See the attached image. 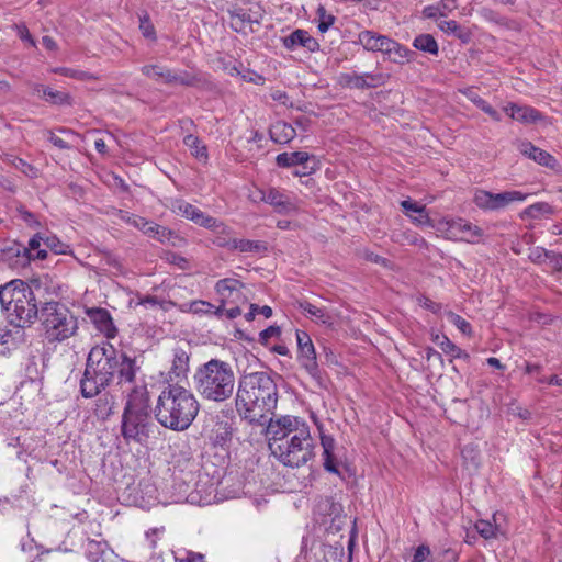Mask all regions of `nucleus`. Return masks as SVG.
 Segmentation results:
<instances>
[{
  "instance_id": "63",
  "label": "nucleus",
  "mask_w": 562,
  "mask_h": 562,
  "mask_svg": "<svg viewBox=\"0 0 562 562\" xmlns=\"http://www.w3.org/2000/svg\"><path fill=\"white\" fill-rule=\"evenodd\" d=\"M164 532V528H154L146 532V540L150 548H156L159 536Z\"/></svg>"
},
{
  "instance_id": "52",
  "label": "nucleus",
  "mask_w": 562,
  "mask_h": 562,
  "mask_svg": "<svg viewBox=\"0 0 562 562\" xmlns=\"http://www.w3.org/2000/svg\"><path fill=\"white\" fill-rule=\"evenodd\" d=\"M447 317L449 322L453 324L462 334L467 336L472 335V326L467 319H464L463 317L453 312H449L447 314Z\"/></svg>"
},
{
  "instance_id": "16",
  "label": "nucleus",
  "mask_w": 562,
  "mask_h": 562,
  "mask_svg": "<svg viewBox=\"0 0 562 562\" xmlns=\"http://www.w3.org/2000/svg\"><path fill=\"white\" fill-rule=\"evenodd\" d=\"M158 498L155 494H119L117 501L124 506H134L143 510H150L157 505L167 506L170 504L169 494H161Z\"/></svg>"
},
{
  "instance_id": "26",
  "label": "nucleus",
  "mask_w": 562,
  "mask_h": 562,
  "mask_svg": "<svg viewBox=\"0 0 562 562\" xmlns=\"http://www.w3.org/2000/svg\"><path fill=\"white\" fill-rule=\"evenodd\" d=\"M520 151L541 166L553 168L557 165V159L552 155L529 142L521 143Z\"/></svg>"
},
{
  "instance_id": "5",
  "label": "nucleus",
  "mask_w": 562,
  "mask_h": 562,
  "mask_svg": "<svg viewBox=\"0 0 562 562\" xmlns=\"http://www.w3.org/2000/svg\"><path fill=\"white\" fill-rule=\"evenodd\" d=\"M192 381L196 393L209 402L224 403L234 394L235 373L233 367L217 358H212L196 367Z\"/></svg>"
},
{
  "instance_id": "7",
  "label": "nucleus",
  "mask_w": 562,
  "mask_h": 562,
  "mask_svg": "<svg viewBox=\"0 0 562 562\" xmlns=\"http://www.w3.org/2000/svg\"><path fill=\"white\" fill-rule=\"evenodd\" d=\"M0 306L10 323L16 327H29L40 316L34 291L19 279L0 286Z\"/></svg>"
},
{
  "instance_id": "58",
  "label": "nucleus",
  "mask_w": 562,
  "mask_h": 562,
  "mask_svg": "<svg viewBox=\"0 0 562 562\" xmlns=\"http://www.w3.org/2000/svg\"><path fill=\"white\" fill-rule=\"evenodd\" d=\"M281 334L279 326H269L259 334V342L267 346L269 339Z\"/></svg>"
},
{
  "instance_id": "25",
  "label": "nucleus",
  "mask_w": 562,
  "mask_h": 562,
  "mask_svg": "<svg viewBox=\"0 0 562 562\" xmlns=\"http://www.w3.org/2000/svg\"><path fill=\"white\" fill-rule=\"evenodd\" d=\"M321 445L323 448L324 469L330 473L339 474L338 462L334 454L335 439L329 435L321 434Z\"/></svg>"
},
{
  "instance_id": "12",
  "label": "nucleus",
  "mask_w": 562,
  "mask_h": 562,
  "mask_svg": "<svg viewBox=\"0 0 562 562\" xmlns=\"http://www.w3.org/2000/svg\"><path fill=\"white\" fill-rule=\"evenodd\" d=\"M389 75L381 71L364 74H340L338 77L339 85L348 88L369 89L383 86L389 80Z\"/></svg>"
},
{
  "instance_id": "64",
  "label": "nucleus",
  "mask_w": 562,
  "mask_h": 562,
  "mask_svg": "<svg viewBox=\"0 0 562 562\" xmlns=\"http://www.w3.org/2000/svg\"><path fill=\"white\" fill-rule=\"evenodd\" d=\"M47 139L59 149H69L70 145L65 142L63 138L56 136L52 131L47 132Z\"/></svg>"
},
{
  "instance_id": "44",
  "label": "nucleus",
  "mask_w": 562,
  "mask_h": 562,
  "mask_svg": "<svg viewBox=\"0 0 562 562\" xmlns=\"http://www.w3.org/2000/svg\"><path fill=\"white\" fill-rule=\"evenodd\" d=\"M42 98H44L47 102H49L54 105H70L71 104L70 94L63 92V91L53 90L49 87H46L43 90Z\"/></svg>"
},
{
  "instance_id": "29",
  "label": "nucleus",
  "mask_w": 562,
  "mask_h": 562,
  "mask_svg": "<svg viewBox=\"0 0 562 562\" xmlns=\"http://www.w3.org/2000/svg\"><path fill=\"white\" fill-rule=\"evenodd\" d=\"M140 71L144 76L158 83L172 85L173 69L167 66L160 64L145 65L140 68Z\"/></svg>"
},
{
  "instance_id": "61",
  "label": "nucleus",
  "mask_w": 562,
  "mask_h": 562,
  "mask_svg": "<svg viewBox=\"0 0 562 562\" xmlns=\"http://www.w3.org/2000/svg\"><path fill=\"white\" fill-rule=\"evenodd\" d=\"M418 303L420 306H423L424 308H426L435 314H437L441 311V304L430 300L427 296L418 297Z\"/></svg>"
},
{
  "instance_id": "35",
  "label": "nucleus",
  "mask_w": 562,
  "mask_h": 562,
  "mask_svg": "<svg viewBox=\"0 0 562 562\" xmlns=\"http://www.w3.org/2000/svg\"><path fill=\"white\" fill-rule=\"evenodd\" d=\"M310 159L306 151L282 153L276 157V162L281 168L305 165Z\"/></svg>"
},
{
  "instance_id": "36",
  "label": "nucleus",
  "mask_w": 562,
  "mask_h": 562,
  "mask_svg": "<svg viewBox=\"0 0 562 562\" xmlns=\"http://www.w3.org/2000/svg\"><path fill=\"white\" fill-rule=\"evenodd\" d=\"M202 83V78L199 74L188 71L184 69H173L172 85L184 87H199Z\"/></svg>"
},
{
  "instance_id": "56",
  "label": "nucleus",
  "mask_w": 562,
  "mask_h": 562,
  "mask_svg": "<svg viewBox=\"0 0 562 562\" xmlns=\"http://www.w3.org/2000/svg\"><path fill=\"white\" fill-rule=\"evenodd\" d=\"M553 272L562 271V254L550 250L547 261L544 262Z\"/></svg>"
},
{
  "instance_id": "32",
  "label": "nucleus",
  "mask_w": 562,
  "mask_h": 562,
  "mask_svg": "<svg viewBox=\"0 0 562 562\" xmlns=\"http://www.w3.org/2000/svg\"><path fill=\"white\" fill-rule=\"evenodd\" d=\"M438 27L448 35H453L459 38L462 43L467 44L471 41L472 34L471 32L461 26L457 21H440Z\"/></svg>"
},
{
  "instance_id": "14",
  "label": "nucleus",
  "mask_w": 562,
  "mask_h": 562,
  "mask_svg": "<svg viewBox=\"0 0 562 562\" xmlns=\"http://www.w3.org/2000/svg\"><path fill=\"white\" fill-rule=\"evenodd\" d=\"M189 370L190 353L181 347H175L171 350L170 368L166 373L164 383L187 379Z\"/></svg>"
},
{
  "instance_id": "8",
  "label": "nucleus",
  "mask_w": 562,
  "mask_h": 562,
  "mask_svg": "<svg viewBox=\"0 0 562 562\" xmlns=\"http://www.w3.org/2000/svg\"><path fill=\"white\" fill-rule=\"evenodd\" d=\"M44 339L49 344L63 342L78 330V321L74 313L63 303L50 301L40 308Z\"/></svg>"
},
{
  "instance_id": "3",
  "label": "nucleus",
  "mask_w": 562,
  "mask_h": 562,
  "mask_svg": "<svg viewBox=\"0 0 562 562\" xmlns=\"http://www.w3.org/2000/svg\"><path fill=\"white\" fill-rule=\"evenodd\" d=\"M278 387L263 371L243 374L238 380L235 407L239 417L249 424L267 427L277 407Z\"/></svg>"
},
{
  "instance_id": "21",
  "label": "nucleus",
  "mask_w": 562,
  "mask_h": 562,
  "mask_svg": "<svg viewBox=\"0 0 562 562\" xmlns=\"http://www.w3.org/2000/svg\"><path fill=\"white\" fill-rule=\"evenodd\" d=\"M297 360L301 367L308 373V375L317 381L319 384L322 382V371L317 363L316 350L314 345L311 347H306L304 349L297 350Z\"/></svg>"
},
{
  "instance_id": "20",
  "label": "nucleus",
  "mask_w": 562,
  "mask_h": 562,
  "mask_svg": "<svg viewBox=\"0 0 562 562\" xmlns=\"http://www.w3.org/2000/svg\"><path fill=\"white\" fill-rule=\"evenodd\" d=\"M229 497L221 494H169L170 504H190L194 506H207L211 504L222 503Z\"/></svg>"
},
{
  "instance_id": "47",
  "label": "nucleus",
  "mask_w": 562,
  "mask_h": 562,
  "mask_svg": "<svg viewBox=\"0 0 562 562\" xmlns=\"http://www.w3.org/2000/svg\"><path fill=\"white\" fill-rule=\"evenodd\" d=\"M139 31L145 38L153 42L157 40L156 29L147 12H144V14L139 16Z\"/></svg>"
},
{
  "instance_id": "42",
  "label": "nucleus",
  "mask_w": 562,
  "mask_h": 562,
  "mask_svg": "<svg viewBox=\"0 0 562 562\" xmlns=\"http://www.w3.org/2000/svg\"><path fill=\"white\" fill-rule=\"evenodd\" d=\"M214 305L207 301L195 300L181 304L180 311L186 313H192L195 315H207L211 314Z\"/></svg>"
},
{
  "instance_id": "19",
  "label": "nucleus",
  "mask_w": 562,
  "mask_h": 562,
  "mask_svg": "<svg viewBox=\"0 0 562 562\" xmlns=\"http://www.w3.org/2000/svg\"><path fill=\"white\" fill-rule=\"evenodd\" d=\"M87 314L97 329L104 334L106 338L112 339L116 336L117 328L115 327L113 318L108 310L94 307L88 310Z\"/></svg>"
},
{
  "instance_id": "6",
  "label": "nucleus",
  "mask_w": 562,
  "mask_h": 562,
  "mask_svg": "<svg viewBox=\"0 0 562 562\" xmlns=\"http://www.w3.org/2000/svg\"><path fill=\"white\" fill-rule=\"evenodd\" d=\"M149 396L145 385H134L127 396L121 422V435L126 443L144 445L154 434Z\"/></svg>"
},
{
  "instance_id": "60",
  "label": "nucleus",
  "mask_w": 562,
  "mask_h": 562,
  "mask_svg": "<svg viewBox=\"0 0 562 562\" xmlns=\"http://www.w3.org/2000/svg\"><path fill=\"white\" fill-rule=\"evenodd\" d=\"M437 7L439 9V15L446 16L457 9L458 4L456 0H441L437 3Z\"/></svg>"
},
{
  "instance_id": "37",
  "label": "nucleus",
  "mask_w": 562,
  "mask_h": 562,
  "mask_svg": "<svg viewBox=\"0 0 562 562\" xmlns=\"http://www.w3.org/2000/svg\"><path fill=\"white\" fill-rule=\"evenodd\" d=\"M224 70L229 76H240L245 81H248V82L259 83V81H262L261 76H259L250 70H246L244 68L243 64L238 63V61H228L224 66Z\"/></svg>"
},
{
  "instance_id": "2",
  "label": "nucleus",
  "mask_w": 562,
  "mask_h": 562,
  "mask_svg": "<svg viewBox=\"0 0 562 562\" xmlns=\"http://www.w3.org/2000/svg\"><path fill=\"white\" fill-rule=\"evenodd\" d=\"M272 456L284 467L300 468L315 456V440L301 417L284 415L265 427Z\"/></svg>"
},
{
  "instance_id": "11",
  "label": "nucleus",
  "mask_w": 562,
  "mask_h": 562,
  "mask_svg": "<svg viewBox=\"0 0 562 562\" xmlns=\"http://www.w3.org/2000/svg\"><path fill=\"white\" fill-rule=\"evenodd\" d=\"M445 226L442 232L448 239L462 240L467 243H476L482 236L483 231L463 218L447 220L441 223Z\"/></svg>"
},
{
  "instance_id": "54",
  "label": "nucleus",
  "mask_w": 562,
  "mask_h": 562,
  "mask_svg": "<svg viewBox=\"0 0 562 562\" xmlns=\"http://www.w3.org/2000/svg\"><path fill=\"white\" fill-rule=\"evenodd\" d=\"M550 250H547L543 247L537 246L529 249L528 258L531 262L536 265H544L547 261V257Z\"/></svg>"
},
{
  "instance_id": "41",
  "label": "nucleus",
  "mask_w": 562,
  "mask_h": 562,
  "mask_svg": "<svg viewBox=\"0 0 562 562\" xmlns=\"http://www.w3.org/2000/svg\"><path fill=\"white\" fill-rule=\"evenodd\" d=\"M413 46L424 53L437 56L439 53L438 44L435 37L430 34H420L413 41Z\"/></svg>"
},
{
  "instance_id": "22",
  "label": "nucleus",
  "mask_w": 562,
  "mask_h": 562,
  "mask_svg": "<svg viewBox=\"0 0 562 562\" xmlns=\"http://www.w3.org/2000/svg\"><path fill=\"white\" fill-rule=\"evenodd\" d=\"M85 554L90 562H119L109 550L106 542L88 540L85 547Z\"/></svg>"
},
{
  "instance_id": "28",
  "label": "nucleus",
  "mask_w": 562,
  "mask_h": 562,
  "mask_svg": "<svg viewBox=\"0 0 562 562\" xmlns=\"http://www.w3.org/2000/svg\"><path fill=\"white\" fill-rule=\"evenodd\" d=\"M234 432L233 424L225 419H218L210 431V440L215 446H224L232 440Z\"/></svg>"
},
{
  "instance_id": "43",
  "label": "nucleus",
  "mask_w": 562,
  "mask_h": 562,
  "mask_svg": "<svg viewBox=\"0 0 562 562\" xmlns=\"http://www.w3.org/2000/svg\"><path fill=\"white\" fill-rule=\"evenodd\" d=\"M383 36L384 35H380L373 31H362L359 33L358 40L364 49L370 52H379L381 45L380 42Z\"/></svg>"
},
{
  "instance_id": "53",
  "label": "nucleus",
  "mask_w": 562,
  "mask_h": 562,
  "mask_svg": "<svg viewBox=\"0 0 562 562\" xmlns=\"http://www.w3.org/2000/svg\"><path fill=\"white\" fill-rule=\"evenodd\" d=\"M175 559L178 562H205L202 553L179 549L175 552Z\"/></svg>"
},
{
  "instance_id": "48",
  "label": "nucleus",
  "mask_w": 562,
  "mask_h": 562,
  "mask_svg": "<svg viewBox=\"0 0 562 562\" xmlns=\"http://www.w3.org/2000/svg\"><path fill=\"white\" fill-rule=\"evenodd\" d=\"M412 54H414V52H411L408 48L396 42L395 47L392 48V52L387 55V58L393 63L404 64L405 61L409 60V56Z\"/></svg>"
},
{
  "instance_id": "13",
  "label": "nucleus",
  "mask_w": 562,
  "mask_h": 562,
  "mask_svg": "<svg viewBox=\"0 0 562 562\" xmlns=\"http://www.w3.org/2000/svg\"><path fill=\"white\" fill-rule=\"evenodd\" d=\"M0 254L11 267H23L31 261L30 249L14 239L0 238Z\"/></svg>"
},
{
  "instance_id": "18",
  "label": "nucleus",
  "mask_w": 562,
  "mask_h": 562,
  "mask_svg": "<svg viewBox=\"0 0 562 562\" xmlns=\"http://www.w3.org/2000/svg\"><path fill=\"white\" fill-rule=\"evenodd\" d=\"M283 46L289 50H294L297 47H303L311 53L319 49L318 42L308 34L307 31L297 29L290 35L282 37Z\"/></svg>"
},
{
  "instance_id": "45",
  "label": "nucleus",
  "mask_w": 562,
  "mask_h": 562,
  "mask_svg": "<svg viewBox=\"0 0 562 562\" xmlns=\"http://www.w3.org/2000/svg\"><path fill=\"white\" fill-rule=\"evenodd\" d=\"M442 341L440 342L441 350L451 356L452 358L464 359L468 360L470 358L469 353L465 350L459 348L456 344H453L448 337H441Z\"/></svg>"
},
{
  "instance_id": "30",
  "label": "nucleus",
  "mask_w": 562,
  "mask_h": 562,
  "mask_svg": "<svg viewBox=\"0 0 562 562\" xmlns=\"http://www.w3.org/2000/svg\"><path fill=\"white\" fill-rule=\"evenodd\" d=\"M244 284L237 279L225 278L221 279L215 284V291L221 297V302L226 304L232 301L234 294H237Z\"/></svg>"
},
{
  "instance_id": "33",
  "label": "nucleus",
  "mask_w": 562,
  "mask_h": 562,
  "mask_svg": "<svg viewBox=\"0 0 562 562\" xmlns=\"http://www.w3.org/2000/svg\"><path fill=\"white\" fill-rule=\"evenodd\" d=\"M300 310L307 316L316 319L324 325L333 324V316L324 307H318L307 301L300 302Z\"/></svg>"
},
{
  "instance_id": "23",
  "label": "nucleus",
  "mask_w": 562,
  "mask_h": 562,
  "mask_svg": "<svg viewBox=\"0 0 562 562\" xmlns=\"http://www.w3.org/2000/svg\"><path fill=\"white\" fill-rule=\"evenodd\" d=\"M401 206L412 222L419 226H430L434 227V223L430 220L428 212L426 210V206L423 204H419L417 202H414L412 200H403L401 202Z\"/></svg>"
},
{
  "instance_id": "24",
  "label": "nucleus",
  "mask_w": 562,
  "mask_h": 562,
  "mask_svg": "<svg viewBox=\"0 0 562 562\" xmlns=\"http://www.w3.org/2000/svg\"><path fill=\"white\" fill-rule=\"evenodd\" d=\"M504 112L513 120L526 124L536 123L541 119V114L536 109L528 105H518L516 103H509L504 106Z\"/></svg>"
},
{
  "instance_id": "1",
  "label": "nucleus",
  "mask_w": 562,
  "mask_h": 562,
  "mask_svg": "<svg viewBox=\"0 0 562 562\" xmlns=\"http://www.w3.org/2000/svg\"><path fill=\"white\" fill-rule=\"evenodd\" d=\"M140 371L135 357L116 351L109 347H94L90 350L83 375L80 380V392L86 398L99 395L116 379L121 387L136 385V376Z\"/></svg>"
},
{
  "instance_id": "46",
  "label": "nucleus",
  "mask_w": 562,
  "mask_h": 562,
  "mask_svg": "<svg viewBox=\"0 0 562 562\" xmlns=\"http://www.w3.org/2000/svg\"><path fill=\"white\" fill-rule=\"evenodd\" d=\"M114 413L113 397L109 400L108 395L98 400L95 415L101 419H108Z\"/></svg>"
},
{
  "instance_id": "34",
  "label": "nucleus",
  "mask_w": 562,
  "mask_h": 562,
  "mask_svg": "<svg viewBox=\"0 0 562 562\" xmlns=\"http://www.w3.org/2000/svg\"><path fill=\"white\" fill-rule=\"evenodd\" d=\"M477 533L485 540L497 539L501 536H505L506 529L501 528L499 525L495 526L490 519H480L474 525Z\"/></svg>"
},
{
  "instance_id": "51",
  "label": "nucleus",
  "mask_w": 562,
  "mask_h": 562,
  "mask_svg": "<svg viewBox=\"0 0 562 562\" xmlns=\"http://www.w3.org/2000/svg\"><path fill=\"white\" fill-rule=\"evenodd\" d=\"M149 237L160 243H167L172 238H177L178 236L171 229L155 223L153 233L149 235Z\"/></svg>"
},
{
  "instance_id": "31",
  "label": "nucleus",
  "mask_w": 562,
  "mask_h": 562,
  "mask_svg": "<svg viewBox=\"0 0 562 562\" xmlns=\"http://www.w3.org/2000/svg\"><path fill=\"white\" fill-rule=\"evenodd\" d=\"M314 510L323 517L329 516L336 518L340 515L342 507L339 503L334 501L333 496L322 495L319 496Z\"/></svg>"
},
{
  "instance_id": "57",
  "label": "nucleus",
  "mask_w": 562,
  "mask_h": 562,
  "mask_svg": "<svg viewBox=\"0 0 562 562\" xmlns=\"http://www.w3.org/2000/svg\"><path fill=\"white\" fill-rule=\"evenodd\" d=\"M431 550L427 544H419L415 549L412 562H431L430 561Z\"/></svg>"
},
{
  "instance_id": "15",
  "label": "nucleus",
  "mask_w": 562,
  "mask_h": 562,
  "mask_svg": "<svg viewBox=\"0 0 562 562\" xmlns=\"http://www.w3.org/2000/svg\"><path fill=\"white\" fill-rule=\"evenodd\" d=\"M227 14L229 16V26L237 33L248 34L252 33L255 30L252 25L259 24V16L250 13V10H246L238 5H233L227 9Z\"/></svg>"
},
{
  "instance_id": "27",
  "label": "nucleus",
  "mask_w": 562,
  "mask_h": 562,
  "mask_svg": "<svg viewBox=\"0 0 562 562\" xmlns=\"http://www.w3.org/2000/svg\"><path fill=\"white\" fill-rule=\"evenodd\" d=\"M295 128L284 121H277L269 128L270 139L276 144H288L295 137Z\"/></svg>"
},
{
  "instance_id": "49",
  "label": "nucleus",
  "mask_w": 562,
  "mask_h": 562,
  "mask_svg": "<svg viewBox=\"0 0 562 562\" xmlns=\"http://www.w3.org/2000/svg\"><path fill=\"white\" fill-rule=\"evenodd\" d=\"M53 72L61 75V76H65V77H68V78H74V79H77V80H81V81L90 80V79L93 78V76L91 74L87 72V71H82V70H78V69H72V68H67V67L54 68Z\"/></svg>"
},
{
  "instance_id": "40",
  "label": "nucleus",
  "mask_w": 562,
  "mask_h": 562,
  "mask_svg": "<svg viewBox=\"0 0 562 562\" xmlns=\"http://www.w3.org/2000/svg\"><path fill=\"white\" fill-rule=\"evenodd\" d=\"M232 250H238L240 252H262L267 250V246L259 240L233 238Z\"/></svg>"
},
{
  "instance_id": "62",
  "label": "nucleus",
  "mask_w": 562,
  "mask_h": 562,
  "mask_svg": "<svg viewBox=\"0 0 562 562\" xmlns=\"http://www.w3.org/2000/svg\"><path fill=\"white\" fill-rule=\"evenodd\" d=\"M295 336H296V342H297V350L304 349L306 347H311L314 345L310 335L306 331L296 330Z\"/></svg>"
},
{
  "instance_id": "59",
  "label": "nucleus",
  "mask_w": 562,
  "mask_h": 562,
  "mask_svg": "<svg viewBox=\"0 0 562 562\" xmlns=\"http://www.w3.org/2000/svg\"><path fill=\"white\" fill-rule=\"evenodd\" d=\"M155 222L146 220L145 217L138 216L136 223L134 222V227L139 229L143 234L149 237L153 233Z\"/></svg>"
},
{
  "instance_id": "9",
  "label": "nucleus",
  "mask_w": 562,
  "mask_h": 562,
  "mask_svg": "<svg viewBox=\"0 0 562 562\" xmlns=\"http://www.w3.org/2000/svg\"><path fill=\"white\" fill-rule=\"evenodd\" d=\"M528 195V193L516 190L499 193H493L486 190H476L473 196V202L483 211L497 212L506 209L513 203L524 202Z\"/></svg>"
},
{
  "instance_id": "10",
  "label": "nucleus",
  "mask_w": 562,
  "mask_h": 562,
  "mask_svg": "<svg viewBox=\"0 0 562 562\" xmlns=\"http://www.w3.org/2000/svg\"><path fill=\"white\" fill-rule=\"evenodd\" d=\"M170 210L173 213L181 215L204 228L217 231L220 233L228 232V226H226L223 222H220L215 217L205 214L200 209L183 199L173 200L171 202Z\"/></svg>"
},
{
  "instance_id": "17",
  "label": "nucleus",
  "mask_w": 562,
  "mask_h": 562,
  "mask_svg": "<svg viewBox=\"0 0 562 562\" xmlns=\"http://www.w3.org/2000/svg\"><path fill=\"white\" fill-rule=\"evenodd\" d=\"M262 202L271 205L280 214H289L296 210V205L290 194L277 188H268L266 195L260 196Z\"/></svg>"
},
{
  "instance_id": "39",
  "label": "nucleus",
  "mask_w": 562,
  "mask_h": 562,
  "mask_svg": "<svg viewBox=\"0 0 562 562\" xmlns=\"http://www.w3.org/2000/svg\"><path fill=\"white\" fill-rule=\"evenodd\" d=\"M183 144L190 149L191 154L200 161L207 160L206 146L202 144L200 138L193 134H188L183 138Z\"/></svg>"
},
{
  "instance_id": "55",
  "label": "nucleus",
  "mask_w": 562,
  "mask_h": 562,
  "mask_svg": "<svg viewBox=\"0 0 562 562\" xmlns=\"http://www.w3.org/2000/svg\"><path fill=\"white\" fill-rule=\"evenodd\" d=\"M44 244L55 254H67L69 250V246L61 243L56 236L45 237Z\"/></svg>"
},
{
  "instance_id": "38",
  "label": "nucleus",
  "mask_w": 562,
  "mask_h": 562,
  "mask_svg": "<svg viewBox=\"0 0 562 562\" xmlns=\"http://www.w3.org/2000/svg\"><path fill=\"white\" fill-rule=\"evenodd\" d=\"M553 214V207L547 202H537L535 204L526 207L521 213L520 217L531 218V220H540L542 217H548Z\"/></svg>"
},
{
  "instance_id": "4",
  "label": "nucleus",
  "mask_w": 562,
  "mask_h": 562,
  "mask_svg": "<svg viewBox=\"0 0 562 562\" xmlns=\"http://www.w3.org/2000/svg\"><path fill=\"white\" fill-rule=\"evenodd\" d=\"M156 420L172 431L187 430L200 412V403L190 389L179 382L162 383L154 407Z\"/></svg>"
},
{
  "instance_id": "50",
  "label": "nucleus",
  "mask_w": 562,
  "mask_h": 562,
  "mask_svg": "<svg viewBox=\"0 0 562 562\" xmlns=\"http://www.w3.org/2000/svg\"><path fill=\"white\" fill-rule=\"evenodd\" d=\"M317 18H318V31L321 33H325L328 31V29L334 24L336 18L327 13L326 9L323 5H319L316 11Z\"/></svg>"
}]
</instances>
